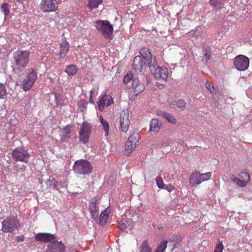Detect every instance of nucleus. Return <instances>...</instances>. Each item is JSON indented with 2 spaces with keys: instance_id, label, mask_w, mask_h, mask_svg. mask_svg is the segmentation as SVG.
Segmentation results:
<instances>
[{
  "instance_id": "a19ab883",
  "label": "nucleus",
  "mask_w": 252,
  "mask_h": 252,
  "mask_svg": "<svg viewBox=\"0 0 252 252\" xmlns=\"http://www.w3.org/2000/svg\"><path fill=\"white\" fill-rule=\"evenodd\" d=\"M156 184L158 188L164 189V184L161 177L158 176L156 178Z\"/></svg>"
},
{
  "instance_id": "c9c22d12",
  "label": "nucleus",
  "mask_w": 252,
  "mask_h": 252,
  "mask_svg": "<svg viewBox=\"0 0 252 252\" xmlns=\"http://www.w3.org/2000/svg\"><path fill=\"white\" fill-rule=\"evenodd\" d=\"M62 132L64 137H69L70 136V126L67 125L63 128L62 129Z\"/></svg>"
},
{
  "instance_id": "3c124183",
  "label": "nucleus",
  "mask_w": 252,
  "mask_h": 252,
  "mask_svg": "<svg viewBox=\"0 0 252 252\" xmlns=\"http://www.w3.org/2000/svg\"><path fill=\"white\" fill-rule=\"evenodd\" d=\"M94 90H92L90 91V101L91 103H93V94H94Z\"/></svg>"
},
{
  "instance_id": "72a5a7b5",
  "label": "nucleus",
  "mask_w": 252,
  "mask_h": 252,
  "mask_svg": "<svg viewBox=\"0 0 252 252\" xmlns=\"http://www.w3.org/2000/svg\"><path fill=\"white\" fill-rule=\"evenodd\" d=\"M205 86L211 94H214L216 93V90L214 85L212 84V83L208 82V81L205 82Z\"/></svg>"
},
{
  "instance_id": "6ab92c4d",
  "label": "nucleus",
  "mask_w": 252,
  "mask_h": 252,
  "mask_svg": "<svg viewBox=\"0 0 252 252\" xmlns=\"http://www.w3.org/2000/svg\"><path fill=\"white\" fill-rule=\"evenodd\" d=\"M89 208L92 218L93 219H96L97 218L98 209L96 206V200L93 199V200H91Z\"/></svg>"
},
{
  "instance_id": "cd10ccee",
  "label": "nucleus",
  "mask_w": 252,
  "mask_h": 252,
  "mask_svg": "<svg viewBox=\"0 0 252 252\" xmlns=\"http://www.w3.org/2000/svg\"><path fill=\"white\" fill-rule=\"evenodd\" d=\"M140 249V252H152V251L147 240H145L142 242Z\"/></svg>"
},
{
  "instance_id": "e433bc0d",
  "label": "nucleus",
  "mask_w": 252,
  "mask_h": 252,
  "mask_svg": "<svg viewBox=\"0 0 252 252\" xmlns=\"http://www.w3.org/2000/svg\"><path fill=\"white\" fill-rule=\"evenodd\" d=\"M144 89V84H142V83H140V81H139L138 85H137L135 90L134 94H135L136 95H138L139 94V93L143 92Z\"/></svg>"
},
{
  "instance_id": "7c9ffc66",
  "label": "nucleus",
  "mask_w": 252,
  "mask_h": 252,
  "mask_svg": "<svg viewBox=\"0 0 252 252\" xmlns=\"http://www.w3.org/2000/svg\"><path fill=\"white\" fill-rule=\"evenodd\" d=\"M186 102L183 100H178L176 101H172L170 103L171 107H174L175 106L178 107L179 108H183L186 106Z\"/></svg>"
},
{
  "instance_id": "aec40b11",
  "label": "nucleus",
  "mask_w": 252,
  "mask_h": 252,
  "mask_svg": "<svg viewBox=\"0 0 252 252\" xmlns=\"http://www.w3.org/2000/svg\"><path fill=\"white\" fill-rule=\"evenodd\" d=\"M157 114L163 117L166 120L171 123L172 124H176L177 122L176 119L173 116V115L165 112H162V111H158L157 112Z\"/></svg>"
},
{
  "instance_id": "37998d69",
  "label": "nucleus",
  "mask_w": 252,
  "mask_h": 252,
  "mask_svg": "<svg viewBox=\"0 0 252 252\" xmlns=\"http://www.w3.org/2000/svg\"><path fill=\"white\" fill-rule=\"evenodd\" d=\"M224 249V246L222 242H219L217 246H216L214 252H222Z\"/></svg>"
},
{
  "instance_id": "c03bdc74",
  "label": "nucleus",
  "mask_w": 252,
  "mask_h": 252,
  "mask_svg": "<svg viewBox=\"0 0 252 252\" xmlns=\"http://www.w3.org/2000/svg\"><path fill=\"white\" fill-rule=\"evenodd\" d=\"M231 180L233 182L236 183L238 187H242V184H243V183L241 182L240 179H239L237 177H232Z\"/></svg>"
},
{
  "instance_id": "6e6552de",
  "label": "nucleus",
  "mask_w": 252,
  "mask_h": 252,
  "mask_svg": "<svg viewBox=\"0 0 252 252\" xmlns=\"http://www.w3.org/2000/svg\"><path fill=\"white\" fill-rule=\"evenodd\" d=\"M37 79V73L33 69L28 73L27 78L23 80V90L25 91H29L32 89L34 82Z\"/></svg>"
},
{
  "instance_id": "79ce46f5",
  "label": "nucleus",
  "mask_w": 252,
  "mask_h": 252,
  "mask_svg": "<svg viewBox=\"0 0 252 252\" xmlns=\"http://www.w3.org/2000/svg\"><path fill=\"white\" fill-rule=\"evenodd\" d=\"M1 11L4 13L5 16L9 15V10L8 8V5L6 3H3L0 7Z\"/></svg>"
},
{
  "instance_id": "393cba45",
  "label": "nucleus",
  "mask_w": 252,
  "mask_h": 252,
  "mask_svg": "<svg viewBox=\"0 0 252 252\" xmlns=\"http://www.w3.org/2000/svg\"><path fill=\"white\" fill-rule=\"evenodd\" d=\"M100 122L102 125L103 128L104 129V131L105 132V135L107 136L109 134V124L108 121L104 120L103 117L100 116L99 117Z\"/></svg>"
},
{
  "instance_id": "58836bf2",
  "label": "nucleus",
  "mask_w": 252,
  "mask_h": 252,
  "mask_svg": "<svg viewBox=\"0 0 252 252\" xmlns=\"http://www.w3.org/2000/svg\"><path fill=\"white\" fill-rule=\"evenodd\" d=\"M6 94L7 92L4 86L0 83V99H4Z\"/></svg>"
},
{
  "instance_id": "a878e982",
  "label": "nucleus",
  "mask_w": 252,
  "mask_h": 252,
  "mask_svg": "<svg viewBox=\"0 0 252 252\" xmlns=\"http://www.w3.org/2000/svg\"><path fill=\"white\" fill-rule=\"evenodd\" d=\"M102 1L103 0H89L87 6L91 10H93L94 8H97Z\"/></svg>"
},
{
  "instance_id": "864d4df0",
  "label": "nucleus",
  "mask_w": 252,
  "mask_h": 252,
  "mask_svg": "<svg viewBox=\"0 0 252 252\" xmlns=\"http://www.w3.org/2000/svg\"><path fill=\"white\" fill-rule=\"evenodd\" d=\"M12 156H13L14 158H15V156H16V149L13 150V151H12Z\"/></svg>"
},
{
  "instance_id": "8fccbe9b",
  "label": "nucleus",
  "mask_w": 252,
  "mask_h": 252,
  "mask_svg": "<svg viewBox=\"0 0 252 252\" xmlns=\"http://www.w3.org/2000/svg\"><path fill=\"white\" fill-rule=\"evenodd\" d=\"M166 190L171 192L172 190H174V188L171 185H167V186H164V188Z\"/></svg>"
},
{
  "instance_id": "ea45409f",
  "label": "nucleus",
  "mask_w": 252,
  "mask_h": 252,
  "mask_svg": "<svg viewBox=\"0 0 252 252\" xmlns=\"http://www.w3.org/2000/svg\"><path fill=\"white\" fill-rule=\"evenodd\" d=\"M133 77V75L132 73H127L124 77V83L125 84H127L128 83L130 82V80H132Z\"/></svg>"
},
{
  "instance_id": "49530a36",
  "label": "nucleus",
  "mask_w": 252,
  "mask_h": 252,
  "mask_svg": "<svg viewBox=\"0 0 252 252\" xmlns=\"http://www.w3.org/2000/svg\"><path fill=\"white\" fill-rule=\"evenodd\" d=\"M202 34L201 29L197 28L193 33V36H195V38H198V36H201Z\"/></svg>"
},
{
  "instance_id": "bb28decb",
  "label": "nucleus",
  "mask_w": 252,
  "mask_h": 252,
  "mask_svg": "<svg viewBox=\"0 0 252 252\" xmlns=\"http://www.w3.org/2000/svg\"><path fill=\"white\" fill-rule=\"evenodd\" d=\"M78 71V69L74 64L68 65L65 70V72L67 73L69 75H73L76 74Z\"/></svg>"
},
{
  "instance_id": "c85d7f7f",
  "label": "nucleus",
  "mask_w": 252,
  "mask_h": 252,
  "mask_svg": "<svg viewBox=\"0 0 252 252\" xmlns=\"http://www.w3.org/2000/svg\"><path fill=\"white\" fill-rule=\"evenodd\" d=\"M167 241H162L154 252H164L167 248Z\"/></svg>"
},
{
  "instance_id": "6e6d98bb",
  "label": "nucleus",
  "mask_w": 252,
  "mask_h": 252,
  "mask_svg": "<svg viewBox=\"0 0 252 252\" xmlns=\"http://www.w3.org/2000/svg\"><path fill=\"white\" fill-rule=\"evenodd\" d=\"M161 86L162 87L161 88H162V87H163L162 84H161Z\"/></svg>"
},
{
  "instance_id": "09e8293b",
  "label": "nucleus",
  "mask_w": 252,
  "mask_h": 252,
  "mask_svg": "<svg viewBox=\"0 0 252 252\" xmlns=\"http://www.w3.org/2000/svg\"><path fill=\"white\" fill-rule=\"evenodd\" d=\"M127 226L124 220H121L118 223V227L121 230H125Z\"/></svg>"
},
{
  "instance_id": "f257e3e1",
  "label": "nucleus",
  "mask_w": 252,
  "mask_h": 252,
  "mask_svg": "<svg viewBox=\"0 0 252 252\" xmlns=\"http://www.w3.org/2000/svg\"><path fill=\"white\" fill-rule=\"evenodd\" d=\"M95 28L101 32L105 38L112 39L114 31L113 25L107 20H97L95 22Z\"/></svg>"
},
{
  "instance_id": "ddd939ff",
  "label": "nucleus",
  "mask_w": 252,
  "mask_h": 252,
  "mask_svg": "<svg viewBox=\"0 0 252 252\" xmlns=\"http://www.w3.org/2000/svg\"><path fill=\"white\" fill-rule=\"evenodd\" d=\"M2 230L4 232H12L16 227V220L13 218L6 219L2 222Z\"/></svg>"
},
{
  "instance_id": "de8ad7c7",
  "label": "nucleus",
  "mask_w": 252,
  "mask_h": 252,
  "mask_svg": "<svg viewBox=\"0 0 252 252\" xmlns=\"http://www.w3.org/2000/svg\"><path fill=\"white\" fill-rule=\"evenodd\" d=\"M138 79L135 78L133 80L132 85L131 89H132L133 92L134 93L135 89H136L139 82Z\"/></svg>"
},
{
  "instance_id": "5701e85b",
  "label": "nucleus",
  "mask_w": 252,
  "mask_h": 252,
  "mask_svg": "<svg viewBox=\"0 0 252 252\" xmlns=\"http://www.w3.org/2000/svg\"><path fill=\"white\" fill-rule=\"evenodd\" d=\"M136 147V145L135 144H132L129 139H128L125 145V149L124 151L125 154L127 155L131 154Z\"/></svg>"
},
{
  "instance_id": "9d476101",
  "label": "nucleus",
  "mask_w": 252,
  "mask_h": 252,
  "mask_svg": "<svg viewBox=\"0 0 252 252\" xmlns=\"http://www.w3.org/2000/svg\"><path fill=\"white\" fill-rule=\"evenodd\" d=\"M120 123L122 130L124 132L127 131L130 124L128 110H125L121 112L120 115Z\"/></svg>"
},
{
  "instance_id": "c756f323",
  "label": "nucleus",
  "mask_w": 252,
  "mask_h": 252,
  "mask_svg": "<svg viewBox=\"0 0 252 252\" xmlns=\"http://www.w3.org/2000/svg\"><path fill=\"white\" fill-rule=\"evenodd\" d=\"M210 3L216 9H221L223 6L221 0H210Z\"/></svg>"
},
{
  "instance_id": "a18cd8bd",
  "label": "nucleus",
  "mask_w": 252,
  "mask_h": 252,
  "mask_svg": "<svg viewBox=\"0 0 252 252\" xmlns=\"http://www.w3.org/2000/svg\"><path fill=\"white\" fill-rule=\"evenodd\" d=\"M210 58V52L206 51V52L204 54L203 56V59H202V61L204 63H206L207 61L209 60Z\"/></svg>"
},
{
  "instance_id": "2f4dec72",
  "label": "nucleus",
  "mask_w": 252,
  "mask_h": 252,
  "mask_svg": "<svg viewBox=\"0 0 252 252\" xmlns=\"http://www.w3.org/2000/svg\"><path fill=\"white\" fill-rule=\"evenodd\" d=\"M140 139V136L138 133L133 132L128 137V139L132 143H134L136 145Z\"/></svg>"
},
{
  "instance_id": "dca6fc26",
  "label": "nucleus",
  "mask_w": 252,
  "mask_h": 252,
  "mask_svg": "<svg viewBox=\"0 0 252 252\" xmlns=\"http://www.w3.org/2000/svg\"><path fill=\"white\" fill-rule=\"evenodd\" d=\"M189 182L192 187H197V185L200 184V183H201V176L200 173L199 172L192 173V174L190 175Z\"/></svg>"
},
{
  "instance_id": "4c0bfd02",
  "label": "nucleus",
  "mask_w": 252,
  "mask_h": 252,
  "mask_svg": "<svg viewBox=\"0 0 252 252\" xmlns=\"http://www.w3.org/2000/svg\"><path fill=\"white\" fill-rule=\"evenodd\" d=\"M212 175V173L211 172H206L204 174H201V183L203 181L209 180Z\"/></svg>"
},
{
  "instance_id": "f3484780",
  "label": "nucleus",
  "mask_w": 252,
  "mask_h": 252,
  "mask_svg": "<svg viewBox=\"0 0 252 252\" xmlns=\"http://www.w3.org/2000/svg\"><path fill=\"white\" fill-rule=\"evenodd\" d=\"M56 238L54 234L49 233H38L35 235V239L42 242H49L55 239Z\"/></svg>"
},
{
  "instance_id": "0eeeda50",
  "label": "nucleus",
  "mask_w": 252,
  "mask_h": 252,
  "mask_svg": "<svg viewBox=\"0 0 252 252\" xmlns=\"http://www.w3.org/2000/svg\"><path fill=\"white\" fill-rule=\"evenodd\" d=\"M91 130V125L88 124V123H83L79 132V139L81 142L83 143L88 142Z\"/></svg>"
},
{
  "instance_id": "412c9836",
  "label": "nucleus",
  "mask_w": 252,
  "mask_h": 252,
  "mask_svg": "<svg viewBox=\"0 0 252 252\" xmlns=\"http://www.w3.org/2000/svg\"><path fill=\"white\" fill-rule=\"evenodd\" d=\"M238 175L241 179V182L243 183V184L241 185V187L247 186L251 180V176L249 173L247 172H241Z\"/></svg>"
},
{
  "instance_id": "5fc2aeb1",
  "label": "nucleus",
  "mask_w": 252,
  "mask_h": 252,
  "mask_svg": "<svg viewBox=\"0 0 252 252\" xmlns=\"http://www.w3.org/2000/svg\"><path fill=\"white\" fill-rule=\"evenodd\" d=\"M14 60L16 61V57H14Z\"/></svg>"
},
{
  "instance_id": "7ed1b4c3",
  "label": "nucleus",
  "mask_w": 252,
  "mask_h": 252,
  "mask_svg": "<svg viewBox=\"0 0 252 252\" xmlns=\"http://www.w3.org/2000/svg\"><path fill=\"white\" fill-rule=\"evenodd\" d=\"M93 168L90 162L87 160H78L75 162L74 171L80 174H89L92 172Z\"/></svg>"
},
{
  "instance_id": "f704fd0d",
  "label": "nucleus",
  "mask_w": 252,
  "mask_h": 252,
  "mask_svg": "<svg viewBox=\"0 0 252 252\" xmlns=\"http://www.w3.org/2000/svg\"><path fill=\"white\" fill-rule=\"evenodd\" d=\"M27 4V0H17V8L23 11L25 9Z\"/></svg>"
},
{
  "instance_id": "4be33fe9",
  "label": "nucleus",
  "mask_w": 252,
  "mask_h": 252,
  "mask_svg": "<svg viewBox=\"0 0 252 252\" xmlns=\"http://www.w3.org/2000/svg\"><path fill=\"white\" fill-rule=\"evenodd\" d=\"M161 125V123L158 119H153L150 123V130L158 131L159 130Z\"/></svg>"
},
{
  "instance_id": "9b49d317",
  "label": "nucleus",
  "mask_w": 252,
  "mask_h": 252,
  "mask_svg": "<svg viewBox=\"0 0 252 252\" xmlns=\"http://www.w3.org/2000/svg\"><path fill=\"white\" fill-rule=\"evenodd\" d=\"M113 103L114 100L112 96L109 95V94H102L97 102L98 109L100 111H103L105 106H109V105L113 104Z\"/></svg>"
},
{
  "instance_id": "4468645a",
  "label": "nucleus",
  "mask_w": 252,
  "mask_h": 252,
  "mask_svg": "<svg viewBox=\"0 0 252 252\" xmlns=\"http://www.w3.org/2000/svg\"><path fill=\"white\" fill-rule=\"evenodd\" d=\"M140 54L141 55V58L143 59L144 61V62L146 63L147 65H148L150 69L152 59H153V58L156 59V57L152 56L150 49L148 48H146V47H144V48H141L140 51Z\"/></svg>"
},
{
  "instance_id": "2eb2a0df",
  "label": "nucleus",
  "mask_w": 252,
  "mask_h": 252,
  "mask_svg": "<svg viewBox=\"0 0 252 252\" xmlns=\"http://www.w3.org/2000/svg\"><path fill=\"white\" fill-rule=\"evenodd\" d=\"M30 157L28 150H25L23 147L17 148V161L28 163Z\"/></svg>"
},
{
  "instance_id": "423d86ee",
  "label": "nucleus",
  "mask_w": 252,
  "mask_h": 252,
  "mask_svg": "<svg viewBox=\"0 0 252 252\" xmlns=\"http://www.w3.org/2000/svg\"><path fill=\"white\" fill-rule=\"evenodd\" d=\"M234 64L235 68L240 71H244L248 68L250 60L247 56L239 55L234 58Z\"/></svg>"
},
{
  "instance_id": "39448f33",
  "label": "nucleus",
  "mask_w": 252,
  "mask_h": 252,
  "mask_svg": "<svg viewBox=\"0 0 252 252\" xmlns=\"http://www.w3.org/2000/svg\"><path fill=\"white\" fill-rule=\"evenodd\" d=\"M57 0H41L40 9L42 12H54L58 9Z\"/></svg>"
},
{
  "instance_id": "b1692460",
  "label": "nucleus",
  "mask_w": 252,
  "mask_h": 252,
  "mask_svg": "<svg viewBox=\"0 0 252 252\" xmlns=\"http://www.w3.org/2000/svg\"><path fill=\"white\" fill-rule=\"evenodd\" d=\"M109 214V212L108 211H107V209H106L104 211L101 213L100 215L99 223L102 226H103V225L106 224Z\"/></svg>"
},
{
  "instance_id": "a211bd4d",
  "label": "nucleus",
  "mask_w": 252,
  "mask_h": 252,
  "mask_svg": "<svg viewBox=\"0 0 252 252\" xmlns=\"http://www.w3.org/2000/svg\"><path fill=\"white\" fill-rule=\"evenodd\" d=\"M69 43L66 40H64L60 45V51L58 54L60 59L64 58L65 57L69 51Z\"/></svg>"
},
{
  "instance_id": "20e7f679",
  "label": "nucleus",
  "mask_w": 252,
  "mask_h": 252,
  "mask_svg": "<svg viewBox=\"0 0 252 252\" xmlns=\"http://www.w3.org/2000/svg\"><path fill=\"white\" fill-rule=\"evenodd\" d=\"M30 51H18L17 52V71H22L26 68L30 60Z\"/></svg>"
},
{
  "instance_id": "f8f14e48",
  "label": "nucleus",
  "mask_w": 252,
  "mask_h": 252,
  "mask_svg": "<svg viewBox=\"0 0 252 252\" xmlns=\"http://www.w3.org/2000/svg\"><path fill=\"white\" fill-rule=\"evenodd\" d=\"M47 247V252H64L65 246L63 242L54 240Z\"/></svg>"
},
{
  "instance_id": "1a4fd4ad",
  "label": "nucleus",
  "mask_w": 252,
  "mask_h": 252,
  "mask_svg": "<svg viewBox=\"0 0 252 252\" xmlns=\"http://www.w3.org/2000/svg\"><path fill=\"white\" fill-rule=\"evenodd\" d=\"M132 66L136 72L139 73L144 72L147 64L143 62L141 56H137L134 57Z\"/></svg>"
},
{
  "instance_id": "603ef678",
  "label": "nucleus",
  "mask_w": 252,
  "mask_h": 252,
  "mask_svg": "<svg viewBox=\"0 0 252 252\" xmlns=\"http://www.w3.org/2000/svg\"><path fill=\"white\" fill-rule=\"evenodd\" d=\"M24 239L25 237L22 235V236L17 237V241H24Z\"/></svg>"
},
{
  "instance_id": "f03ea898",
  "label": "nucleus",
  "mask_w": 252,
  "mask_h": 252,
  "mask_svg": "<svg viewBox=\"0 0 252 252\" xmlns=\"http://www.w3.org/2000/svg\"><path fill=\"white\" fill-rule=\"evenodd\" d=\"M150 71L156 78H161L166 80L168 77V70L166 67L159 66L156 59L153 58L151 61Z\"/></svg>"
},
{
  "instance_id": "473e14b6",
  "label": "nucleus",
  "mask_w": 252,
  "mask_h": 252,
  "mask_svg": "<svg viewBox=\"0 0 252 252\" xmlns=\"http://www.w3.org/2000/svg\"><path fill=\"white\" fill-rule=\"evenodd\" d=\"M88 102L85 100H80L77 103V105L82 112H84L87 108Z\"/></svg>"
}]
</instances>
